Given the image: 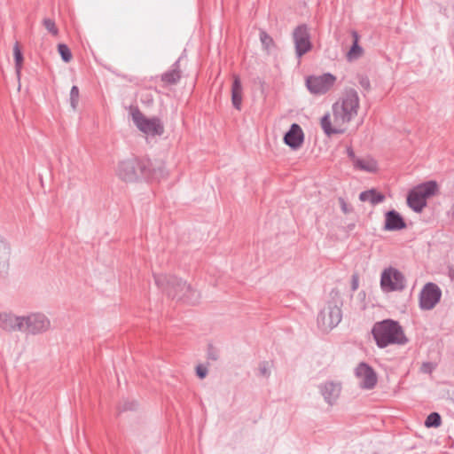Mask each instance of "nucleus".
I'll use <instances>...</instances> for the list:
<instances>
[{
	"label": "nucleus",
	"instance_id": "9",
	"mask_svg": "<svg viewBox=\"0 0 454 454\" xmlns=\"http://www.w3.org/2000/svg\"><path fill=\"white\" fill-rule=\"evenodd\" d=\"M24 318L23 333L28 334H41L51 328L50 319L43 313H32Z\"/></svg>",
	"mask_w": 454,
	"mask_h": 454
},
{
	"label": "nucleus",
	"instance_id": "32",
	"mask_svg": "<svg viewBox=\"0 0 454 454\" xmlns=\"http://www.w3.org/2000/svg\"><path fill=\"white\" fill-rule=\"evenodd\" d=\"M359 84L365 90H369L371 89L370 81L366 76L362 75L359 77Z\"/></svg>",
	"mask_w": 454,
	"mask_h": 454
},
{
	"label": "nucleus",
	"instance_id": "40",
	"mask_svg": "<svg viewBox=\"0 0 454 454\" xmlns=\"http://www.w3.org/2000/svg\"><path fill=\"white\" fill-rule=\"evenodd\" d=\"M451 210H452V215H453V216H454V206L452 207V209H451Z\"/></svg>",
	"mask_w": 454,
	"mask_h": 454
},
{
	"label": "nucleus",
	"instance_id": "17",
	"mask_svg": "<svg viewBox=\"0 0 454 454\" xmlns=\"http://www.w3.org/2000/svg\"><path fill=\"white\" fill-rule=\"evenodd\" d=\"M340 385L334 382H326L320 387V391L325 400L329 403L333 404L340 395Z\"/></svg>",
	"mask_w": 454,
	"mask_h": 454
},
{
	"label": "nucleus",
	"instance_id": "2",
	"mask_svg": "<svg viewBox=\"0 0 454 454\" xmlns=\"http://www.w3.org/2000/svg\"><path fill=\"white\" fill-rule=\"evenodd\" d=\"M372 334L380 348L390 345H404L408 342L402 325L393 319L376 322L372 328Z\"/></svg>",
	"mask_w": 454,
	"mask_h": 454
},
{
	"label": "nucleus",
	"instance_id": "16",
	"mask_svg": "<svg viewBox=\"0 0 454 454\" xmlns=\"http://www.w3.org/2000/svg\"><path fill=\"white\" fill-rule=\"evenodd\" d=\"M406 223L403 218L395 210H390L385 215V226L387 231H399L404 229Z\"/></svg>",
	"mask_w": 454,
	"mask_h": 454
},
{
	"label": "nucleus",
	"instance_id": "27",
	"mask_svg": "<svg viewBox=\"0 0 454 454\" xmlns=\"http://www.w3.org/2000/svg\"><path fill=\"white\" fill-rule=\"evenodd\" d=\"M43 25L47 29V31L53 36H57L59 35V28L57 27L56 23L53 20L50 18H44L43 20Z\"/></svg>",
	"mask_w": 454,
	"mask_h": 454
},
{
	"label": "nucleus",
	"instance_id": "4",
	"mask_svg": "<svg viewBox=\"0 0 454 454\" xmlns=\"http://www.w3.org/2000/svg\"><path fill=\"white\" fill-rule=\"evenodd\" d=\"M116 175L122 181L132 183L140 177H153L154 169L149 159L134 157L121 160L117 165Z\"/></svg>",
	"mask_w": 454,
	"mask_h": 454
},
{
	"label": "nucleus",
	"instance_id": "11",
	"mask_svg": "<svg viewBox=\"0 0 454 454\" xmlns=\"http://www.w3.org/2000/svg\"><path fill=\"white\" fill-rule=\"evenodd\" d=\"M442 297L440 287L434 283H427L419 294V307L423 310H430L435 307Z\"/></svg>",
	"mask_w": 454,
	"mask_h": 454
},
{
	"label": "nucleus",
	"instance_id": "24",
	"mask_svg": "<svg viewBox=\"0 0 454 454\" xmlns=\"http://www.w3.org/2000/svg\"><path fill=\"white\" fill-rule=\"evenodd\" d=\"M10 255V247L6 242L0 239V266L5 267L8 265Z\"/></svg>",
	"mask_w": 454,
	"mask_h": 454
},
{
	"label": "nucleus",
	"instance_id": "31",
	"mask_svg": "<svg viewBox=\"0 0 454 454\" xmlns=\"http://www.w3.org/2000/svg\"><path fill=\"white\" fill-rule=\"evenodd\" d=\"M434 368H435V365L433 363L425 362L422 364V365L420 367V371L423 373H431Z\"/></svg>",
	"mask_w": 454,
	"mask_h": 454
},
{
	"label": "nucleus",
	"instance_id": "26",
	"mask_svg": "<svg viewBox=\"0 0 454 454\" xmlns=\"http://www.w3.org/2000/svg\"><path fill=\"white\" fill-rule=\"evenodd\" d=\"M58 51H59V55L61 56V59H63V61H65L67 63L71 61L73 56H72L70 49L68 48V46L67 44H65V43L58 44Z\"/></svg>",
	"mask_w": 454,
	"mask_h": 454
},
{
	"label": "nucleus",
	"instance_id": "1",
	"mask_svg": "<svg viewBox=\"0 0 454 454\" xmlns=\"http://www.w3.org/2000/svg\"><path fill=\"white\" fill-rule=\"evenodd\" d=\"M360 98L355 89H345L341 97L333 105V120L330 114L321 118V127L327 136L342 134L345 126L349 123L358 114Z\"/></svg>",
	"mask_w": 454,
	"mask_h": 454
},
{
	"label": "nucleus",
	"instance_id": "39",
	"mask_svg": "<svg viewBox=\"0 0 454 454\" xmlns=\"http://www.w3.org/2000/svg\"><path fill=\"white\" fill-rule=\"evenodd\" d=\"M133 407H134V403H125L124 410L133 409Z\"/></svg>",
	"mask_w": 454,
	"mask_h": 454
},
{
	"label": "nucleus",
	"instance_id": "28",
	"mask_svg": "<svg viewBox=\"0 0 454 454\" xmlns=\"http://www.w3.org/2000/svg\"><path fill=\"white\" fill-rule=\"evenodd\" d=\"M79 98H80L79 89L77 86L74 85L70 90V105H71L73 110H76V108L78 106V103H79Z\"/></svg>",
	"mask_w": 454,
	"mask_h": 454
},
{
	"label": "nucleus",
	"instance_id": "15",
	"mask_svg": "<svg viewBox=\"0 0 454 454\" xmlns=\"http://www.w3.org/2000/svg\"><path fill=\"white\" fill-rule=\"evenodd\" d=\"M304 141V134L297 123H293L284 136V143L293 150L299 149Z\"/></svg>",
	"mask_w": 454,
	"mask_h": 454
},
{
	"label": "nucleus",
	"instance_id": "34",
	"mask_svg": "<svg viewBox=\"0 0 454 454\" xmlns=\"http://www.w3.org/2000/svg\"><path fill=\"white\" fill-rule=\"evenodd\" d=\"M339 202L340 204L341 210L344 214H348L351 211V208L348 206L344 199L340 198Z\"/></svg>",
	"mask_w": 454,
	"mask_h": 454
},
{
	"label": "nucleus",
	"instance_id": "33",
	"mask_svg": "<svg viewBox=\"0 0 454 454\" xmlns=\"http://www.w3.org/2000/svg\"><path fill=\"white\" fill-rule=\"evenodd\" d=\"M196 373L199 378L203 379L207 374V369L205 366L200 364L196 367Z\"/></svg>",
	"mask_w": 454,
	"mask_h": 454
},
{
	"label": "nucleus",
	"instance_id": "14",
	"mask_svg": "<svg viewBox=\"0 0 454 454\" xmlns=\"http://www.w3.org/2000/svg\"><path fill=\"white\" fill-rule=\"evenodd\" d=\"M0 328L6 332H22L24 329V318L12 313H0Z\"/></svg>",
	"mask_w": 454,
	"mask_h": 454
},
{
	"label": "nucleus",
	"instance_id": "22",
	"mask_svg": "<svg viewBox=\"0 0 454 454\" xmlns=\"http://www.w3.org/2000/svg\"><path fill=\"white\" fill-rule=\"evenodd\" d=\"M359 200L361 201H369L372 205H377L385 200V196L382 193L378 192L375 189L362 192L359 194Z\"/></svg>",
	"mask_w": 454,
	"mask_h": 454
},
{
	"label": "nucleus",
	"instance_id": "10",
	"mask_svg": "<svg viewBox=\"0 0 454 454\" xmlns=\"http://www.w3.org/2000/svg\"><path fill=\"white\" fill-rule=\"evenodd\" d=\"M132 119L138 129L147 135H161L164 132V128L159 119H148L139 110L132 114Z\"/></svg>",
	"mask_w": 454,
	"mask_h": 454
},
{
	"label": "nucleus",
	"instance_id": "37",
	"mask_svg": "<svg viewBox=\"0 0 454 454\" xmlns=\"http://www.w3.org/2000/svg\"><path fill=\"white\" fill-rule=\"evenodd\" d=\"M358 288V276L354 274L352 276L351 289L356 291Z\"/></svg>",
	"mask_w": 454,
	"mask_h": 454
},
{
	"label": "nucleus",
	"instance_id": "29",
	"mask_svg": "<svg viewBox=\"0 0 454 454\" xmlns=\"http://www.w3.org/2000/svg\"><path fill=\"white\" fill-rule=\"evenodd\" d=\"M260 40L266 50H269L271 46L274 45L272 37L265 31L260 32Z\"/></svg>",
	"mask_w": 454,
	"mask_h": 454
},
{
	"label": "nucleus",
	"instance_id": "8",
	"mask_svg": "<svg viewBox=\"0 0 454 454\" xmlns=\"http://www.w3.org/2000/svg\"><path fill=\"white\" fill-rule=\"evenodd\" d=\"M341 309L337 303L329 302L317 316V325L323 331L335 327L341 320Z\"/></svg>",
	"mask_w": 454,
	"mask_h": 454
},
{
	"label": "nucleus",
	"instance_id": "36",
	"mask_svg": "<svg viewBox=\"0 0 454 454\" xmlns=\"http://www.w3.org/2000/svg\"><path fill=\"white\" fill-rule=\"evenodd\" d=\"M347 154L350 160L352 161V163H354L356 160L359 158L356 156L355 152L351 146L347 147Z\"/></svg>",
	"mask_w": 454,
	"mask_h": 454
},
{
	"label": "nucleus",
	"instance_id": "30",
	"mask_svg": "<svg viewBox=\"0 0 454 454\" xmlns=\"http://www.w3.org/2000/svg\"><path fill=\"white\" fill-rule=\"evenodd\" d=\"M207 358L213 361H216L219 358V351L212 344L207 346Z\"/></svg>",
	"mask_w": 454,
	"mask_h": 454
},
{
	"label": "nucleus",
	"instance_id": "5",
	"mask_svg": "<svg viewBox=\"0 0 454 454\" xmlns=\"http://www.w3.org/2000/svg\"><path fill=\"white\" fill-rule=\"evenodd\" d=\"M435 181H428L414 187L407 196L408 206L415 212H421L427 206V200L437 192Z\"/></svg>",
	"mask_w": 454,
	"mask_h": 454
},
{
	"label": "nucleus",
	"instance_id": "3",
	"mask_svg": "<svg viewBox=\"0 0 454 454\" xmlns=\"http://www.w3.org/2000/svg\"><path fill=\"white\" fill-rule=\"evenodd\" d=\"M154 279L156 285L173 299L194 303L199 298V294L192 289L191 285L176 276L157 275Z\"/></svg>",
	"mask_w": 454,
	"mask_h": 454
},
{
	"label": "nucleus",
	"instance_id": "38",
	"mask_svg": "<svg viewBox=\"0 0 454 454\" xmlns=\"http://www.w3.org/2000/svg\"><path fill=\"white\" fill-rule=\"evenodd\" d=\"M449 276L451 278V280H454V265L450 267V269H449Z\"/></svg>",
	"mask_w": 454,
	"mask_h": 454
},
{
	"label": "nucleus",
	"instance_id": "12",
	"mask_svg": "<svg viewBox=\"0 0 454 454\" xmlns=\"http://www.w3.org/2000/svg\"><path fill=\"white\" fill-rule=\"evenodd\" d=\"M293 38L295 46V53L298 58L302 57L312 49L310 35L306 25L298 26L293 33Z\"/></svg>",
	"mask_w": 454,
	"mask_h": 454
},
{
	"label": "nucleus",
	"instance_id": "19",
	"mask_svg": "<svg viewBox=\"0 0 454 454\" xmlns=\"http://www.w3.org/2000/svg\"><path fill=\"white\" fill-rule=\"evenodd\" d=\"M242 92L243 88L239 76L237 74L233 75V82L231 85V103L234 108L237 110L241 109L242 105Z\"/></svg>",
	"mask_w": 454,
	"mask_h": 454
},
{
	"label": "nucleus",
	"instance_id": "13",
	"mask_svg": "<svg viewBox=\"0 0 454 454\" xmlns=\"http://www.w3.org/2000/svg\"><path fill=\"white\" fill-rule=\"evenodd\" d=\"M356 376L359 379L360 386L365 389H372L377 383V375L374 370L366 363H360L356 368Z\"/></svg>",
	"mask_w": 454,
	"mask_h": 454
},
{
	"label": "nucleus",
	"instance_id": "6",
	"mask_svg": "<svg viewBox=\"0 0 454 454\" xmlns=\"http://www.w3.org/2000/svg\"><path fill=\"white\" fill-rule=\"evenodd\" d=\"M336 80V76L330 73L322 75H310L306 78V86L310 93L323 95L333 87Z\"/></svg>",
	"mask_w": 454,
	"mask_h": 454
},
{
	"label": "nucleus",
	"instance_id": "20",
	"mask_svg": "<svg viewBox=\"0 0 454 454\" xmlns=\"http://www.w3.org/2000/svg\"><path fill=\"white\" fill-rule=\"evenodd\" d=\"M353 167L355 169L370 173L376 172L378 169L377 161L371 157L358 158L353 163Z\"/></svg>",
	"mask_w": 454,
	"mask_h": 454
},
{
	"label": "nucleus",
	"instance_id": "21",
	"mask_svg": "<svg viewBox=\"0 0 454 454\" xmlns=\"http://www.w3.org/2000/svg\"><path fill=\"white\" fill-rule=\"evenodd\" d=\"M351 35L353 38V43H352L350 50L347 53V59L348 61H353V60L359 59L360 57H362V55L364 53L363 48L358 43L359 35H358L357 32L355 30H352Z\"/></svg>",
	"mask_w": 454,
	"mask_h": 454
},
{
	"label": "nucleus",
	"instance_id": "18",
	"mask_svg": "<svg viewBox=\"0 0 454 454\" xmlns=\"http://www.w3.org/2000/svg\"><path fill=\"white\" fill-rule=\"evenodd\" d=\"M181 74L180 60L178 59L172 65L171 69L161 74L160 80L165 86L175 85L180 81Z\"/></svg>",
	"mask_w": 454,
	"mask_h": 454
},
{
	"label": "nucleus",
	"instance_id": "7",
	"mask_svg": "<svg viewBox=\"0 0 454 454\" xmlns=\"http://www.w3.org/2000/svg\"><path fill=\"white\" fill-rule=\"evenodd\" d=\"M380 286L384 292L402 291L405 287V278L401 271L389 267L381 273Z\"/></svg>",
	"mask_w": 454,
	"mask_h": 454
},
{
	"label": "nucleus",
	"instance_id": "35",
	"mask_svg": "<svg viewBox=\"0 0 454 454\" xmlns=\"http://www.w3.org/2000/svg\"><path fill=\"white\" fill-rule=\"evenodd\" d=\"M259 371L262 376H265V377L269 376L270 372H269L268 364L267 363L261 364L260 367H259Z\"/></svg>",
	"mask_w": 454,
	"mask_h": 454
},
{
	"label": "nucleus",
	"instance_id": "25",
	"mask_svg": "<svg viewBox=\"0 0 454 454\" xmlns=\"http://www.w3.org/2000/svg\"><path fill=\"white\" fill-rule=\"evenodd\" d=\"M442 424V419L438 412L430 413L425 421L427 427H438Z\"/></svg>",
	"mask_w": 454,
	"mask_h": 454
},
{
	"label": "nucleus",
	"instance_id": "23",
	"mask_svg": "<svg viewBox=\"0 0 454 454\" xmlns=\"http://www.w3.org/2000/svg\"><path fill=\"white\" fill-rule=\"evenodd\" d=\"M13 55L15 59L16 73L19 75L23 63V55L18 42L13 46Z\"/></svg>",
	"mask_w": 454,
	"mask_h": 454
}]
</instances>
